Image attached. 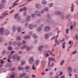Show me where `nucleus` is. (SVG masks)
Here are the masks:
<instances>
[{
	"mask_svg": "<svg viewBox=\"0 0 78 78\" xmlns=\"http://www.w3.org/2000/svg\"><path fill=\"white\" fill-rule=\"evenodd\" d=\"M75 37H76V39H78V36H77V35L76 34L75 35Z\"/></svg>",
	"mask_w": 78,
	"mask_h": 78,
	"instance_id": "43",
	"label": "nucleus"
},
{
	"mask_svg": "<svg viewBox=\"0 0 78 78\" xmlns=\"http://www.w3.org/2000/svg\"><path fill=\"white\" fill-rule=\"evenodd\" d=\"M56 14H57V15H60L61 14V12H57Z\"/></svg>",
	"mask_w": 78,
	"mask_h": 78,
	"instance_id": "29",
	"label": "nucleus"
},
{
	"mask_svg": "<svg viewBox=\"0 0 78 78\" xmlns=\"http://www.w3.org/2000/svg\"><path fill=\"white\" fill-rule=\"evenodd\" d=\"M35 14L37 16H41V14L39 13V12L38 11L36 12H35Z\"/></svg>",
	"mask_w": 78,
	"mask_h": 78,
	"instance_id": "14",
	"label": "nucleus"
},
{
	"mask_svg": "<svg viewBox=\"0 0 78 78\" xmlns=\"http://www.w3.org/2000/svg\"><path fill=\"white\" fill-rule=\"evenodd\" d=\"M26 43V42L24 41H23V44H25Z\"/></svg>",
	"mask_w": 78,
	"mask_h": 78,
	"instance_id": "51",
	"label": "nucleus"
},
{
	"mask_svg": "<svg viewBox=\"0 0 78 78\" xmlns=\"http://www.w3.org/2000/svg\"><path fill=\"white\" fill-rule=\"evenodd\" d=\"M29 62L30 64H33L34 60L33 59V58H31L29 59Z\"/></svg>",
	"mask_w": 78,
	"mask_h": 78,
	"instance_id": "7",
	"label": "nucleus"
},
{
	"mask_svg": "<svg viewBox=\"0 0 78 78\" xmlns=\"http://www.w3.org/2000/svg\"><path fill=\"white\" fill-rule=\"evenodd\" d=\"M26 75V74L25 73H23L20 74V78H22V77H23V76H25Z\"/></svg>",
	"mask_w": 78,
	"mask_h": 78,
	"instance_id": "11",
	"label": "nucleus"
},
{
	"mask_svg": "<svg viewBox=\"0 0 78 78\" xmlns=\"http://www.w3.org/2000/svg\"><path fill=\"white\" fill-rule=\"evenodd\" d=\"M2 16L0 17V19H1L3 18L4 17H5L6 16H7V15H8V13L5 12H4L2 14Z\"/></svg>",
	"mask_w": 78,
	"mask_h": 78,
	"instance_id": "3",
	"label": "nucleus"
},
{
	"mask_svg": "<svg viewBox=\"0 0 78 78\" xmlns=\"http://www.w3.org/2000/svg\"><path fill=\"white\" fill-rule=\"evenodd\" d=\"M45 39H48V34H46L45 35Z\"/></svg>",
	"mask_w": 78,
	"mask_h": 78,
	"instance_id": "23",
	"label": "nucleus"
},
{
	"mask_svg": "<svg viewBox=\"0 0 78 78\" xmlns=\"http://www.w3.org/2000/svg\"><path fill=\"white\" fill-rule=\"evenodd\" d=\"M24 16H25V15H26V12H24Z\"/></svg>",
	"mask_w": 78,
	"mask_h": 78,
	"instance_id": "62",
	"label": "nucleus"
},
{
	"mask_svg": "<svg viewBox=\"0 0 78 78\" xmlns=\"http://www.w3.org/2000/svg\"><path fill=\"white\" fill-rule=\"evenodd\" d=\"M42 48H43V46H41L39 47L38 50L40 51L41 50Z\"/></svg>",
	"mask_w": 78,
	"mask_h": 78,
	"instance_id": "18",
	"label": "nucleus"
},
{
	"mask_svg": "<svg viewBox=\"0 0 78 78\" xmlns=\"http://www.w3.org/2000/svg\"><path fill=\"white\" fill-rule=\"evenodd\" d=\"M44 10L46 11H47L48 10V9L47 8H45L44 9Z\"/></svg>",
	"mask_w": 78,
	"mask_h": 78,
	"instance_id": "37",
	"label": "nucleus"
},
{
	"mask_svg": "<svg viewBox=\"0 0 78 78\" xmlns=\"http://www.w3.org/2000/svg\"><path fill=\"white\" fill-rule=\"evenodd\" d=\"M41 27H40L37 29V31H41Z\"/></svg>",
	"mask_w": 78,
	"mask_h": 78,
	"instance_id": "34",
	"label": "nucleus"
},
{
	"mask_svg": "<svg viewBox=\"0 0 78 78\" xmlns=\"http://www.w3.org/2000/svg\"><path fill=\"white\" fill-rule=\"evenodd\" d=\"M23 9L24 10V11H26V10L27 9L25 7H24L23 8Z\"/></svg>",
	"mask_w": 78,
	"mask_h": 78,
	"instance_id": "44",
	"label": "nucleus"
},
{
	"mask_svg": "<svg viewBox=\"0 0 78 78\" xmlns=\"http://www.w3.org/2000/svg\"><path fill=\"white\" fill-rule=\"evenodd\" d=\"M33 36L34 38L35 39H36V38L37 37V35H35V34H33Z\"/></svg>",
	"mask_w": 78,
	"mask_h": 78,
	"instance_id": "21",
	"label": "nucleus"
},
{
	"mask_svg": "<svg viewBox=\"0 0 78 78\" xmlns=\"http://www.w3.org/2000/svg\"><path fill=\"white\" fill-rule=\"evenodd\" d=\"M17 39L18 40V41H20V37L19 36L17 37Z\"/></svg>",
	"mask_w": 78,
	"mask_h": 78,
	"instance_id": "31",
	"label": "nucleus"
},
{
	"mask_svg": "<svg viewBox=\"0 0 78 78\" xmlns=\"http://www.w3.org/2000/svg\"><path fill=\"white\" fill-rule=\"evenodd\" d=\"M62 74V72H60V76H61Z\"/></svg>",
	"mask_w": 78,
	"mask_h": 78,
	"instance_id": "56",
	"label": "nucleus"
},
{
	"mask_svg": "<svg viewBox=\"0 0 78 78\" xmlns=\"http://www.w3.org/2000/svg\"><path fill=\"white\" fill-rule=\"evenodd\" d=\"M16 58H17V61H19V60L20 59V57L19 56L15 54V55L13 57V59H16Z\"/></svg>",
	"mask_w": 78,
	"mask_h": 78,
	"instance_id": "2",
	"label": "nucleus"
},
{
	"mask_svg": "<svg viewBox=\"0 0 78 78\" xmlns=\"http://www.w3.org/2000/svg\"><path fill=\"white\" fill-rule=\"evenodd\" d=\"M49 56V55H48V54L47 53L46 54V56Z\"/></svg>",
	"mask_w": 78,
	"mask_h": 78,
	"instance_id": "63",
	"label": "nucleus"
},
{
	"mask_svg": "<svg viewBox=\"0 0 78 78\" xmlns=\"http://www.w3.org/2000/svg\"><path fill=\"white\" fill-rule=\"evenodd\" d=\"M14 53V51H11V52H10V53L11 54H12L13 53Z\"/></svg>",
	"mask_w": 78,
	"mask_h": 78,
	"instance_id": "54",
	"label": "nucleus"
},
{
	"mask_svg": "<svg viewBox=\"0 0 78 78\" xmlns=\"http://www.w3.org/2000/svg\"><path fill=\"white\" fill-rule=\"evenodd\" d=\"M49 7H52L53 6V4L52 3L50 4L49 5Z\"/></svg>",
	"mask_w": 78,
	"mask_h": 78,
	"instance_id": "35",
	"label": "nucleus"
},
{
	"mask_svg": "<svg viewBox=\"0 0 78 78\" xmlns=\"http://www.w3.org/2000/svg\"><path fill=\"white\" fill-rule=\"evenodd\" d=\"M33 27L32 25H30L29 26V29H30V30H31L33 28Z\"/></svg>",
	"mask_w": 78,
	"mask_h": 78,
	"instance_id": "28",
	"label": "nucleus"
},
{
	"mask_svg": "<svg viewBox=\"0 0 78 78\" xmlns=\"http://www.w3.org/2000/svg\"><path fill=\"white\" fill-rule=\"evenodd\" d=\"M7 61L9 62H11L9 59H8Z\"/></svg>",
	"mask_w": 78,
	"mask_h": 78,
	"instance_id": "53",
	"label": "nucleus"
},
{
	"mask_svg": "<svg viewBox=\"0 0 78 78\" xmlns=\"http://www.w3.org/2000/svg\"><path fill=\"white\" fill-rule=\"evenodd\" d=\"M76 53V51H75L74 52H73V53H72V54L73 55H74V54H75V53Z\"/></svg>",
	"mask_w": 78,
	"mask_h": 78,
	"instance_id": "49",
	"label": "nucleus"
},
{
	"mask_svg": "<svg viewBox=\"0 0 78 78\" xmlns=\"http://www.w3.org/2000/svg\"><path fill=\"white\" fill-rule=\"evenodd\" d=\"M8 49L9 50H12V47H11L10 46V47H8Z\"/></svg>",
	"mask_w": 78,
	"mask_h": 78,
	"instance_id": "30",
	"label": "nucleus"
},
{
	"mask_svg": "<svg viewBox=\"0 0 78 78\" xmlns=\"http://www.w3.org/2000/svg\"><path fill=\"white\" fill-rule=\"evenodd\" d=\"M25 64V61H22L21 62V65H23L24 64Z\"/></svg>",
	"mask_w": 78,
	"mask_h": 78,
	"instance_id": "24",
	"label": "nucleus"
},
{
	"mask_svg": "<svg viewBox=\"0 0 78 78\" xmlns=\"http://www.w3.org/2000/svg\"><path fill=\"white\" fill-rule=\"evenodd\" d=\"M75 26H76V23L75 22L74 23V26L75 27Z\"/></svg>",
	"mask_w": 78,
	"mask_h": 78,
	"instance_id": "58",
	"label": "nucleus"
},
{
	"mask_svg": "<svg viewBox=\"0 0 78 78\" xmlns=\"http://www.w3.org/2000/svg\"><path fill=\"white\" fill-rule=\"evenodd\" d=\"M25 69L26 70H27V69H30V66H27L25 67Z\"/></svg>",
	"mask_w": 78,
	"mask_h": 78,
	"instance_id": "27",
	"label": "nucleus"
},
{
	"mask_svg": "<svg viewBox=\"0 0 78 78\" xmlns=\"http://www.w3.org/2000/svg\"><path fill=\"white\" fill-rule=\"evenodd\" d=\"M19 0H17L13 4V6H12V8H13V7H14L15 6H16L18 5V3L16 4V3L17 2H19Z\"/></svg>",
	"mask_w": 78,
	"mask_h": 78,
	"instance_id": "9",
	"label": "nucleus"
},
{
	"mask_svg": "<svg viewBox=\"0 0 78 78\" xmlns=\"http://www.w3.org/2000/svg\"><path fill=\"white\" fill-rule=\"evenodd\" d=\"M76 53V51H75L74 52H73V53H72V54L73 55H74V54H75V53Z\"/></svg>",
	"mask_w": 78,
	"mask_h": 78,
	"instance_id": "48",
	"label": "nucleus"
},
{
	"mask_svg": "<svg viewBox=\"0 0 78 78\" xmlns=\"http://www.w3.org/2000/svg\"><path fill=\"white\" fill-rule=\"evenodd\" d=\"M64 77H65L64 76H62L61 78H64Z\"/></svg>",
	"mask_w": 78,
	"mask_h": 78,
	"instance_id": "64",
	"label": "nucleus"
},
{
	"mask_svg": "<svg viewBox=\"0 0 78 78\" xmlns=\"http://www.w3.org/2000/svg\"><path fill=\"white\" fill-rule=\"evenodd\" d=\"M23 10V9H21L20 10V12L21 11H22Z\"/></svg>",
	"mask_w": 78,
	"mask_h": 78,
	"instance_id": "57",
	"label": "nucleus"
},
{
	"mask_svg": "<svg viewBox=\"0 0 78 78\" xmlns=\"http://www.w3.org/2000/svg\"><path fill=\"white\" fill-rule=\"evenodd\" d=\"M12 56V55H10L8 58H9V59H11Z\"/></svg>",
	"mask_w": 78,
	"mask_h": 78,
	"instance_id": "40",
	"label": "nucleus"
},
{
	"mask_svg": "<svg viewBox=\"0 0 78 78\" xmlns=\"http://www.w3.org/2000/svg\"><path fill=\"white\" fill-rule=\"evenodd\" d=\"M5 33L6 34V35L7 36V35L8 34H9V31H8V30H6L5 31Z\"/></svg>",
	"mask_w": 78,
	"mask_h": 78,
	"instance_id": "19",
	"label": "nucleus"
},
{
	"mask_svg": "<svg viewBox=\"0 0 78 78\" xmlns=\"http://www.w3.org/2000/svg\"><path fill=\"white\" fill-rule=\"evenodd\" d=\"M14 10H13L12 11H11L10 12V14H11V13H12V12H14Z\"/></svg>",
	"mask_w": 78,
	"mask_h": 78,
	"instance_id": "45",
	"label": "nucleus"
},
{
	"mask_svg": "<svg viewBox=\"0 0 78 78\" xmlns=\"http://www.w3.org/2000/svg\"><path fill=\"white\" fill-rule=\"evenodd\" d=\"M39 64V61H37L36 62V65H37V64Z\"/></svg>",
	"mask_w": 78,
	"mask_h": 78,
	"instance_id": "50",
	"label": "nucleus"
},
{
	"mask_svg": "<svg viewBox=\"0 0 78 78\" xmlns=\"http://www.w3.org/2000/svg\"><path fill=\"white\" fill-rule=\"evenodd\" d=\"M15 70V68H13L11 70L12 71H14Z\"/></svg>",
	"mask_w": 78,
	"mask_h": 78,
	"instance_id": "60",
	"label": "nucleus"
},
{
	"mask_svg": "<svg viewBox=\"0 0 78 78\" xmlns=\"http://www.w3.org/2000/svg\"><path fill=\"white\" fill-rule=\"evenodd\" d=\"M49 63L48 64L49 65H50V62H51V61H54L55 60V58H49Z\"/></svg>",
	"mask_w": 78,
	"mask_h": 78,
	"instance_id": "8",
	"label": "nucleus"
},
{
	"mask_svg": "<svg viewBox=\"0 0 78 78\" xmlns=\"http://www.w3.org/2000/svg\"><path fill=\"white\" fill-rule=\"evenodd\" d=\"M27 47V45H24L21 47V49H25Z\"/></svg>",
	"mask_w": 78,
	"mask_h": 78,
	"instance_id": "20",
	"label": "nucleus"
},
{
	"mask_svg": "<svg viewBox=\"0 0 78 78\" xmlns=\"http://www.w3.org/2000/svg\"><path fill=\"white\" fill-rule=\"evenodd\" d=\"M69 29H67L66 30V34H68V33H69Z\"/></svg>",
	"mask_w": 78,
	"mask_h": 78,
	"instance_id": "32",
	"label": "nucleus"
},
{
	"mask_svg": "<svg viewBox=\"0 0 78 78\" xmlns=\"http://www.w3.org/2000/svg\"><path fill=\"white\" fill-rule=\"evenodd\" d=\"M68 71L69 73H70V72H72V68H71L70 67H68Z\"/></svg>",
	"mask_w": 78,
	"mask_h": 78,
	"instance_id": "10",
	"label": "nucleus"
},
{
	"mask_svg": "<svg viewBox=\"0 0 78 78\" xmlns=\"http://www.w3.org/2000/svg\"><path fill=\"white\" fill-rule=\"evenodd\" d=\"M53 75V72H51L50 73V75Z\"/></svg>",
	"mask_w": 78,
	"mask_h": 78,
	"instance_id": "61",
	"label": "nucleus"
},
{
	"mask_svg": "<svg viewBox=\"0 0 78 78\" xmlns=\"http://www.w3.org/2000/svg\"><path fill=\"white\" fill-rule=\"evenodd\" d=\"M29 38H30V36H25L24 37V39H29Z\"/></svg>",
	"mask_w": 78,
	"mask_h": 78,
	"instance_id": "15",
	"label": "nucleus"
},
{
	"mask_svg": "<svg viewBox=\"0 0 78 78\" xmlns=\"http://www.w3.org/2000/svg\"><path fill=\"white\" fill-rule=\"evenodd\" d=\"M21 31V30H20V28L19 27L18 29V33H20Z\"/></svg>",
	"mask_w": 78,
	"mask_h": 78,
	"instance_id": "26",
	"label": "nucleus"
},
{
	"mask_svg": "<svg viewBox=\"0 0 78 78\" xmlns=\"http://www.w3.org/2000/svg\"><path fill=\"white\" fill-rule=\"evenodd\" d=\"M30 49V48L29 47H27V50H29Z\"/></svg>",
	"mask_w": 78,
	"mask_h": 78,
	"instance_id": "52",
	"label": "nucleus"
},
{
	"mask_svg": "<svg viewBox=\"0 0 78 78\" xmlns=\"http://www.w3.org/2000/svg\"><path fill=\"white\" fill-rule=\"evenodd\" d=\"M30 17L29 16H28L27 18V21L29 20H30Z\"/></svg>",
	"mask_w": 78,
	"mask_h": 78,
	"instance_id": "33",
	"label": "nucleus"
},
{
	"mask_svg": "<svg viewBox=\"0 0 78 78\" xmlns=\"http://www.w3.org/2000/svg\"><path fill=\"white\" fill-rule=\"evenodd\" d=\"M35 76H35V75H34V74H33L32 75V78H35Z\"/></svg>",
	"mask_w": 78,
	"mask_h": 78,
	"instance_id": "55",
	"label": "nucleus"
},
{
	"mask_svg": "<svg viewBox=\"0 0 78 78\" xmlns=\"http://www.w3.org/2000/svg\"><path fill=\"white\" fill-rule=\"evenodd\" d=\"M58 37V35H57L56 37H52V39H55V41L56 43V44H59V42H58V41H57V39H56V38H57V37Z\"/></svg>",
	"mask_w": 78,
	"mask_h": 78,
	"instance_id": "4",
	"label": "nucleus"
},
{
	"mask_svg": "<svg viewBox=\"0 0 78 78\" xmlns=\"http://www.w3.org/2000/svg\"><path fill=\"white\" fill-rule=\"evenodd\" d=\"M46 1L44 0H43L42 1V5H46Z\"/></svg>",
	"mask_w": 78,
	"mask_h": 78,
	"instance_id": "16",
	"label": "nucleus"
},
{
	"mask_svg": "<svg viewBox=\"0 0 78 78\" xmlns=\"http://www.w3.org/2000/svg\"><path fill=\"white\" fill-rule=\"evenodd\" d=\"M32 69H33V70L36 69V68L35 67H34V65H33V66H32Z\"/></svg>",
	"mask_w": 78,
	"mask_h": 78,
	"instance_id": "39",
	"label": "nucleus"
},
{
	"mask_svg": "<svg viewBox=\"0 0 78 78\" xmlns=\"http://www.w3.org/2000/svg\"><path fill=\"white\" fill-rule=\"evenodd\" d=\"M18 53L19 54H22V51H20L18 52Z\"/></svg>",
	"mask_w": 78,
	"mask_h": 78,
	"instance_id": "46",
	"label": "nucleus"
},
{
	"mask_svg": "<svg viewBox=\"0 0 78 78\" xmlns=\"http://www.w3.org/2000/svg\"><path fill=\"white\" fill-rule=\"evenodd\" d=\"M10 77L11 78H14V77H15V76H14V75H11Z\"/></svg>",
	"mask_w": 78,
	"mask_h": 78,
	"instance_id": "36",
	"label": "nucleus"
},
{
	"mask_svg": "<svg viewBox=\"0 0 78 78\" xmlns=\"http://www.w3.org/2000/svg\"><path fill=\"white\" fill-rule=\"evenodd\" d=\"M58 76H55V78H58Z\"/></svg>",
	"mask_w": 78,
	"mask_h": 78,
	"instance_id": "59",
	"label": "nucleus"
},
{
	"mask_svg": "<svg viewBox=\"0 0 78 78\" xmlns=\"http://www.w3.org/2000/svg\"><path fill=\"white\" fill-rule=\"evenodd\" d=\"M31 16L32 17H35V15L33 14L31 15Z\"/></svg>",
	"mask_w": 78,
	"mask_h": 78,
	"instance_id": "47",
	"label": "nucleus"
},
{
	"mask_svg": "<svg viewBox=\"0 0 78 78\" xmlns=\"http://www.w3.org/2000/svg\"><path fill=\"white\" fill-rule=\"evenodd\" d=\"M0 33L1 34H3L5 31H4V29L3 28H1L0 29Z\"/></svg>",
	"mask_w": 78,
	"mask_h": 78,
	"instance_id": "5",
	"label": "nucleus"
},
{
	"mask_svg": "<svg viewBox=\"0 0 78 78\" xmlns=\"http://www.w3.org/2000/svg\"><path fill=\"white\" fill-rule=\"evenodd\" d=\"M18 69L19 70H22L23 69V68L20 67H18Z\"/></svg>",
	"mask_w": 78,
	"mask_h": 78,
	"instance_id": "17",
	"label": "nucleus"
},
{
	"mask_svg": "<svg viewBox=\"0 0 78 78\" xmlns=\"http://www.w3.org/2000/svg\"><path fill=\"white\" fill-rule=\"evenodd\" d=\"M70 28L71 29V30H72L73 29V25H71L70 27Z\"/></svg>",
	"mask_w": 78,
	"mask_h": 78,
	"instance_id": "41",
	"label": "nucleus"
},
{
	"mask_svg": "<svg viewBox=\"0 0 78 78\" xmlns=\"http://www.w3.org/2000/svg\"><path fill=\"white\" fill-rule=\"evenodd\" d=\"M64 60H62L60 63L61 66H62V65L64 64Z\"/></svg>",
	"mask_w": 78,
	"mask_h": 78,
	"instance_id": "25",
	"label": "nucleus"
},
{
	"mask_svg": "<svg viewBox=\"0 0 78 78\" xmlns=\"http://www.w3.org/2000/svg\"><path fill=\"white\" fill-rule=\"evenodd\" d=\"M35 6L37 8H41V5H39V4H36Z\"/></svg>",
	"mask_w": 78,
	"mask_h": 78,
	"instance_id": "13",
	"label": "nucleus"
},
{
	"mask_svg": "<svg viewBox=\"0 0 78 78\" xmlns=\"http://www.w3.org/2000/svg\"><path fill=\"white\" fill-rule=\"evenodd\" d=\"M5 51H3L2 52V55H5Z\"/></svg>",
	"mask_w": 78,
	"mask_h": 78,
	"instance_id": "42",
	"label": "nucleus"
},
{
	"mask_svg": "<svg viewBox=\"0 0 78 78\" xmlns=\"http://www.w3.org/2000/svg\"><path fill=\"white\" fill-rule=\"evenodd\" d=\"M73 6H74L72 4V7H71L72 12H73V9H74L73 8Z\"/></svg>",
	"mask_w": 78,
	"mask_h": 78,
	"instance_id": "22",
	"label": "nucleus"
},
{
	"mask_svg": "<svg viewBox=\"0 0 78 78\" xmlns=\"http://www.w3.org/2000/svg\"><path fill=\"white\" fill-rule=\"evenodd\" d=\"M17 45L18 46H20V45H21V43H20V42H19L17 43Z\"/></svg>",
	"mask_w": 78,
	"mask_h": 78,
	"instance_id": "38",
	"label": "nucleus"
},
{
	"mask_svg": "<svg viewBox=\"0 0 78 78\" xmlns=\"http://www.w3.org/2000/svg\"><path fill=\"white\" fill-rule=\"evenodd\" d=\"M15 17L16 19H20V18L19 17V15L17 14H15Z\"/></svg>",
	"mask_w": 78,
	"mask_h": 78,
	"instance_id": "12",
	"label": "nucleus"
},
{
	"mask_svg": "<svg viewBox=\"0 0 78 78\" xmlns=\"http://www.w3.org/2000/svg\"><path fill=\"white\" fill-rule=\"evenodd\" d=\"M5 0H2V4H0V9L3 8L5 7V6L3 5L5 3Z\"/></svg>",
	"mask_w": 78,
	"mask_h": 78,
	"instance_id": "1",
	"label": "nucleus"
},
{
	"mask_svg": "<svg viewBox=\"0 0 78 78\" xmlns=\"http://www.w3.org/2000/svg\"><path fill=\"white\" fill-rule=\"evenodd\" d=\"M50 30V27H47L45 28L44 29V31L46 32H47V31H48Z\"/></svg>",
	"mask_w": 78,
	"mask_h": 78,
	"instance_id": "6",
	"label": "nucleus"
}]
</instances>
